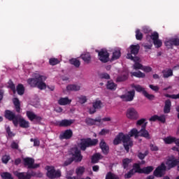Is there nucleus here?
<instances>
[{
	"label": "nucleus",
	"instance_id": "obj_1",
	"mask_svg": "<svg viewBox=\"0 0 179 179\" xmlns=\"http://www.w3.org/2000/svg\"><path fill=\"white\" fill-rule=\"evenodd\" d=\"M139 48V45H131L129 49L130 50V53H127V58L135 62L133 65L134 69H141V71H143L146 73H149V72H152V67L142 65L139 63L141 62V58L135 57L138 54Z\"/></svg>",
	"mask_w": 179,
	"mask_h": 179
},
{
	"label": "nucleus",
	"instance_id": "obj_2",
	"mask_svg": "<svg viewBox=\"0 0 179 179\" xmlns=\"http://www.w3.org/2000/svg\"><path fill=\"white\" fill-rule=\"evenodd\" d=\"M179 160L176 159L174 157H170L166 159V164L162 163L161 166H158L155 171H154V176L155 177H162L164 176V173L166 170H170V169H173V167H176L177 164H178Z\"/></svg>",
	"mask_w": 179,
	"mask_h": 179
},
{
	"label": "nucleus",
	"instance_id": "obj_3",
	"mask_svg": "<svg viewBox=\"0 0 179 179\" xmlns=\"http://www.w3.org/2000/svg\"><path fill=\"white\" fill-rule=\"evenodd\" d=\"M121 142L123 143L125 150H127V152H129V148H132V145H134V143L129 138V136L122 133L119 134L114 139L113 145H120Z\"/></svg>",
	"mask_w": 179,
	"mask_h": 179
},
{
	"label": "nucleus",
	"instance_id": "obj_4",
	"mask_svg": "<svg viewBox=\"0 0 179 179\" xmlns=\"http://www.w3.org/2000/svg\"><path fill=\"white\" fill-rule=\"evenodd\" d=\"M47 79V77L44 76H41L40 74H36L34 78H29L27 83L31 86V87H38L40 90H44L47 88V85L44 81Z\"/></svg>",
	"mask_w": 179,
	"mask_h": 179
},
{
	"label": "nucleus",
	"instance_id": "obj_5",
	"mask_svg": "<svg viewBox=\"0 0 179 179\" xmlns=\"http://www.w3.org/2000/svg\"><path fill=\"white\" fill-rule=\"evenodd\" d=\"M153 166H147L143 169H141V166L138 164H135L133 166L132 170L124 175V178H131L135 173L139 174H150L153 171Z\"/></svg>",
	"mask_w": 179,
	"mask_h": 179
},
{
	"label": "nucleus",
	"instance_id": "obj_6",
	"mask_svg": "<svg viewBox=\"0 0 179 179\" xmlns=\"http://www.w3.org/2000/svg\"><path fill=\"white\" fill-rule=\"evenodd\" d=\"M69 156L70 158L68 159V161L64 162V166H69V164H71V163H72L73 161L76 162H80L83 159V156H82L80 151L78 150L77 148H73L70 150Z\"/></svg>",
	"mask_w": 179,
	"mask_h": 179
},
{
	"label": "nucleus",
	"instance_id": "obj_7",
	"mask_svg": "<svg viewBox=\"0 0 179 179\" xmlns=\"http://www.w3.org/2000/svg\"><path fill=\"white\" fill-rule=\"evenodd\" d=\"M99 141L97 139L92 138H83L78 143V148L81 149V150H86V148H89V146H94L97 145Z\"/></svg>",
	"mask_w": 179,
	"mask_h": 179
},
{
	"label": "nucleus",
	"instance_id": "obj_8",
	"mask_svg": "<svg viewBox=\"0 0 179 179\" xmlns=\"http://www.w3.org/2000/svg\"><path fill=\"white\" fill-rule=\"evenodd\" d=\"M47 170V177L50 179L54 178H59L61 177V171L57 170L55 171V168L54 166H46Z\"/></svg>",
	"mask_w": 179,
	"mask_h": 179
},
{
	"label": "nucleus",
	"instance_id": "obj_9",
	"mask_svg": "<svg viewBox=\"0 0 179 179\" xmlns=\"http://www.w3.org/2000/svg\"><path fill=\"white\" fill-rule=\"evenodd\" d=\"M126 117L129 120H133L134 121L138 120L139 118V113L138 110L134 108H128L126 112Z\"/></svg>",
	"mask_w": 179,
	"mask_h": 179
},
{
	"label": "nucleus",
	"instance_id": "obj_10",
	"mask_svg": "<svg viewBox=\"0 0 179 179\" xmlns=\"http://www.w3.org/2000/svg\"><path fill=\"white\" fill-rule=\"evenodd\" d=\"M103 102L100 99H96L92 102V107L89 109L90 114H94L96 110H100L103 107Z\"/></svg>",
	"mask_w": 179,
	"mask_h": 179
},
{
	"label": "nucleus",
	"instance_id": "obj_11",
	"mask_svg": "<svg viewBox=\"0 0 179 179\" xmlns=\"http://www.w3.org/2000/svg\"><path fill=\"white\" fill-rule=\"evenodd\" d=\"M109 57L110 55L106 49H103L100 52H99V60L101 61V62H108V61L110 60Z\"/></svg>",
	"mask_w": 179,
	"mask_h": 179
},
{
	"label": "nucleus",
	"instance_id": "obj_12",
	"mask_svg": "<svg viewBox=\"0 0 179 179\" xmlns=\"http://www.w3.org/2000/svg\"><path fill=\"white\" fill-rule=\"evenodd\" d=\"M135 97V90L129 91L123 95L120 96V98L123 101H132Z\"/></svg>",
	"mask_w": 179,
	"mask_h": 179
},
{
	"label": "nucleus",
	"instance_id": "obj_13",
	"mask_svg": "<svg viewBox=\"0 0 179 179\" xmlns=\"http://www.w3.org/2000/svg\"><path fill=\"white\" fill-rule=\"evenodd\" d=\"M5 117L7 120H10V121H13V124L15 127H17V118L19 116L15 117V113H13L10 110H6L5 113Z\"/></svg>",
	"mask_w": 179,
	"mask_h": 179
},
{
	"label": "nucleus",
	"instance_id": "obj_14",
	"mask_svg": "<svg viewBox=\"0 0 179 179\" xmlns=\"http://www.w3.org/2000/svg\"><path fill=\"white\" fill-rule=\"evenodd\" d=\"M24 164L27 166L28 169H37L39 166L38 164H34V159L29 157L24 159Z\"/></svg>",
	"mask_w": 179,
	"mask_h": 179
},
{
	"label": "nucleus",
	"instance_id": "obj_15",
	"mask_svg": "<svg viewBox=\"0 0 179 179\" xmlns=\"http://www.w3.org/2000/svg\"><path fill=\"white\" fill-rule=\"evenodd\" d=\"M151 38L153 41L154 45L156 48H160L163 43L159 39V34L157 32H154L151 35Z\"/></svg>",
	"mask_w": 179,
	"mask_h": 179
},
{
	"label": "nucleus",
	"instance_id": "obj_16",
	"mask_svg": "<svg viewBox=\"0 0 179 179\" xmlns=\"http://www.w3.org/2000/svg\"><path fill=\"white\" fill-rule=\"evenodd\" d=\"M86 124L87 125H101V118L98 117L95 120H93L92 118H87L85 120Z\"/></svg>",
	"mask_w": 179,
	"mask_h": 179
},
{
	"label": "nucleus",
	"instance_id": "obj_17",
	"mask_svg": "<svg viewBox=\"0 0 179 179\" xmlns=\"http://www.w3.org/2000/svg\"><path fill=\"white\" fill-rule=\"evenodd\" d=\"M72 135H73L72 130L67 129L60 134L59 138L60 139H71V138H72Z\"/></svg>",
	"mask_w": 179,
	"mask_h": 179
},
{
	"label": "nucleus",
	"instance_id": "obj_18",
	"mask_svg": "<svg viewBox=\"0 0 179 179\" xmlns=\"http://www.w3.org/2000/svg\"><path fill=\"white\" fill-rule=\"evenodd\" d=\"M15 176L17 177L18 179H30L31 176L27 173H19L17 171L14 172Z\"/></svg>",
	"mask_w": 179,
	"mask_h": 179
},
{
	"label": "nucleus",
	"instance_id": "obj_19",
	"mask_svg": "<svg viewBox=\"0 0 179 179\" xmlns=\"http://www.w3.org/2000/svg\"><path fill=\"white\" fill-rule=\"evenodd\" d=\"M17 125L20 124V127L22 128H29V122L24 120L22 117L20 116H18L17 117Z\"/></svg>",
	"mask_w": 179,
	"mask_h": 179
},
{
	"label": "nucleus",
	"instance_id": "obj_20",
	"mask_svg": "<svg viewBox=\"0 0 179 179\" xmlns=\"http://www.w3.org/2000/svg\"><path fill=\"white\" fill-rule=\"evenodd\" d=\"M27 115L31 121H33V120H36V121L41 120V117L38 116L37 115L34 114V113H33L31 111H27Z\"/></svg>",
	"mask_w": 179,
	"mask_h": 179
},
{
	"label": "nucleus",
	"instance_id": "obj_21",
	"mask_svg": "<svg viewBox=\"0 0 179 179\" xmlns=\"http://www.w3.org/2000/svg\"><path fill=\"white\" fill-rule=\"evenodd\" d=\"M74 121L73 120H63L57 122L59 127H69L73 124Z\"/></svg>",
	"mask_w": 179,
	"mask_h": 179
},
{
	"label": "nucleus",
	"instance_id": "obj_22",
	"mask_svg": "<svg viewBox=\"0 0 179 179\" xmlns=\"http://www.w3.org/2000/svg\"><path fill=\"white\" fill-rule=\"evenodd\" d=\"M72 103V100L69 99L68 97L60 98L58 101V103L60 106H66L68 104H71Z\"/></svg>",
	"mask_w": 179,
	"mask_h": 179
},
{
	"label": "nucleus",
	"instance_id": "obj_23",
	"mask_svg": "<svg viewBox=\"0 0 179 179\" xmlns=\"http://www.w3.org/2000/svg\"><path fill=\"white\" fill-rule=\"evenodd\" d=\"M141 132L138 131V129H136V128L132 129L129 132V134H126L130 138L132 136H134V138H138V136H140Z\"/></svg>",
	"mask_w": 179,
	"mask_h": 179
},
{
	"label": "nucleus",
	"instance_id": "obj_24",
	"mask_svg": "<svg viewBox=\"0 0 179 179\" xmlns=\"http://www.w3.org/2000/svg\"><path fill=\"white\" fill-rule=\"evenodd\" d=\"M99 145H100V148H101L103 153H104V155H107V153H108L109 148H108L107 144L106 143V142L102 140L101 141Z\"/></svg>",
	"mask_w": 179,
	"mask_h": 179
},
{
	"label": "nucleus",
	"instance_id": "obj_25",
	"mask_svg": "<svg viewBox=\"0 0 179 179\" xmlns=\"http://www.w3.org/2000/svg\"><path fill=\"white\" fill-rule=\"evenodd\" d=\"M131 87H133V89H135V90L137 91L138 93H142L143 94H144L146 92V90L139 85L133 84L131 85Z\"/></svg>",
	"mask_w": 179,
	"mask_h": 179
},
{
	"label": "nucleus",
	"instance_id": "obj_26",
	"mask_svg": "<svg viewBox=\"0 0 179 179\" xmlns=\"http://www.w3.org/2000/svg\"><path fill=\"white\" fill-rule=\"evenodd\" d=\"M81 58L85 64H90V61H92V57H90V53H84L81 55Z\"/></svg>",
	"mask_w": 179,
	"mask_h": 179
},
{
	"label": "nucleus",
	"instance_id": "obj_27",
	"mask_svg": "<svg viewBox=\"0 0 179 179\" xmlns=\"http://www.w3.org/2000/svg\"><path fill=\"white\" fill-rule=\"evenodd\" d=\"M66 90L69 92H78V90H80V86L76 85H70L66 87Z\"/></svg>",
	"mask_w": 179,
	"mask_h": 179
},
{
	"label": "nucleus",
	"instance_id": "obj_28",
	"mask_svg": "<svg viewBox=\"0 0 179 179\" xmlns=\"http://www.w3.org/2000/svg\"><path fill=\"white\" fill-rule=\"evenodd\" d=\"M171 108V101H170V100L166 101L165 106L164 108V113H165V114H168V113H170Z\"/></svg>",
	"mask_w": 179,
	"mask_h": 179
},
{
	"label": "nucleus",
	"instance_id": "obj_29",
	"mask_svg": "<svg viewBox=\"0 0 179 179\" xmlns=\"http://www.w3.org/2000/svg\"><path fill=\"white\" fill-rule=\"evenodd\" d=\"M179 45V39L177 38H173L169 41L165 42V45L166 47H169V45Z\"/></svg>",
	"mask_w": 179,
	"mask_h": 179
},
{
	"label": "nucleus",
	"instance_id": "obj_30",
	"mask_svg": "<svg viewBox=\"0 0 179 179\" xmlns=\"http://www.w3.org/2000/svg\"><path fill=\"white\" fill-rule=\"evenodd\" d=\"M140 136H143V138H146V139L150 138V135L149 134V131H148V130L145 129V128H142L140 130Z\"/></svg>",
	"mask_w": 179,
	"mask_h": 179
},
{
	"label": "nucleus",
	"instance_id": "obj_31",
	"mask_svg": "<svg viewBox=\"0 0 179 179\" xmlns=\"http://www.w3.org/2000/svg\"><path fill=\"white\" fill-rule=\"evenodd\" d=\"M101 159H103V156L100 153H96L92 157V162L97 163Z\"/></svg>",
	"mask_w": 179,
	"mask_h": 179
},
{
	"label": "nucleus",
	"instance_id": "obj_32",
	"mask_svg": "<svg viewBox=\"0 0 179 179\" xmlns=\"http://www.w3.org/2000/svg\"><path fill=\"white\" fill-rule=\"evenodd\" d=\"M120 57H121V50H120V49L115 50L113 53L112 61H114V59H118Z\"/></svg>",
	"mask_w": 179,
	"mask_h": 179
},
{
	"label": "nucleus",
	"instance_id": "obj_33",
	"mask_svg": "<svg viewBox=\"0 0 179 179\" xmlns=\"http://www.w3.org/2000/svg\"><path fill=\"white\" fill-rule=\"evenodd\" d=\"M131 163H132V159L128 158L124 159L122 160V166L124 169H128V167L131 166Z\"/></svg>",
	"mask_w": 179,
	"mask_h": 179
},
{
	"label": "nucleus",
	"instance_id": "obj_34",
	"mask_svg": "<svg viewBox=\"0 0 179 179\" xmlns=\"http://www.w3.org/2000/svg\"><path fill=\"white\" fill-rule=\"evenodd\" d=\"M106 87L110 90H115V89H117V85L113 81H108Z\"/></svg>",
	"mask_w": 179,
	"mask_h": 179
},
{
	"label": "nucleus",
	"instance_id": "obj_35",
	"mask_svg": "<svg viewBox=\"0 0 179 179\" xmlns=\"http://www.w3.org/2000/svg\"><path fill=\"white\" fill-rule=\"evenodd\" d=\"M146 124H148V122H146V120L141 119L136 122V127L141 126L142 128H145L146 127Z\"/></svg>",
	"mask_w": 179,
	"mask_h": 179
},
{
	"label": "nucleus",
	"instance_id": "obj_36",
	"mask_svg": "<svg viewBox=\"0 0 179 179\" xmlns=\"http://www.w3.org/2000/svg\"><path fill=\"white\" fill-rule=\"evenodd\" d=\"M17 92L20 96H22L24 93V87H23V85L19 84L17 86Z\"/></svg>",
	"mask_w": 179,
	"mask_h": 179
},
{
	"label": "nucleus",
	"instance_id": "obj_37",
	"mask_svg": "<svg viewBox=\"0 0 179 179\" xmlns=\"http://www.w3.org/2000/svg\"><path fill=\"white\" fill-rule=\"evenodd\" d=\"M164 78H169V76H173V70L167 69L163 71Z\"/></svg>",
	"mask_w": 179,
	"mask_h": 179
},
{
	"label": "nucleus",
	"instance_id": "obj_38",
	"mask_svg": "<svg viewBox=\"0 0 179 179\" xmlns=\"http://www.w3.org/2000/svg\"><path fill=\"white\" fill-rule=\"evenodd\" d=\"M13 101L15 106L16 111H17V113H19V111H20V103L19 102V99L15 98V99H13Z\"/></svg>",
	"mask_w": 179,
	"mask_h": 179
},
{
	"label": "nucleus",
	"instance_id": "obj_39",
	"mask_svg": "<svg viewBox=\"0 0 179 179\" xmlns=\"http://www.w3.org/2000/svg\"><path fill=\"white\" fill-rule=\"evenodd\" d=\"M131 73V76H135L136 78H145V73L141 71L133 72Z\"/></svg>",
	"mask_w": 179,
	"mask_h": 179
},
{
	"label": "nucleus",
	"instance_id": "obj_40",
	"mask_svg": "<svg viewBox=\"0 0 179 179\" xmlns=\"http://www.w3.org/2000/svg\"><path fill=\"white\" fill-rule=\"evenodd\" d=\"M70 63L71 65H74L76 68H79L80 66V62L77 59H72L70 60Z\"/></svg>",
	"mask_w": 179,
	"mask_h": 179
},
{
	"label": "nucleus",
	"instance_id": "obj_41",
	"mask_svg": "<svg viewBox=\"0 0 179 179\" xmlns=\"http://www.w3.org/2000/svg\"><path fill=\"white\" fill-rule=\"evenodd\" d=\"M76 173L77 176H82L85 173V167L79 166L76 169Z\"/></svg>",
	"mask_w": 179,
	"mask_h": 179
},
{
	"label": "nucleus",
	"instance_id": "obj_42",
	"mask_svg": "<svg viewBox=\"0 0 179 179\" xmlns=\"http://www.w3.org/2000/svg\"><path fill=\"white\" fill-rule=\"evenodd\" d=\"M106 179H118V176L114 175V173H112L111 172H109L107 173Z\"/></svg>",
	"mask_w": 179,
	"mask_h": 179
},
{
	"label": "nucleus",
	"instance_id": "obj_43",
	"mask_svg": "<svg viewBox=\"0 0 179 179\" xmlns=\"http://www.w3.org/2000/svg\"><path fill=\"white\" fill-rule=\"evenodd\" d=\"M73 175V171H69V172H67L66 178L67 179H78V177H76V176L72 177Z\"/></svg>",
	"mask_w": 179,
	"mask_h": 179
},
{
	"label": "nucleus",
	"instance_id": "obj_44",
	"mask_svg": "<svg viewBox=\"0 0 179 179\" xmlns=\"http://www.w3.org/2000/svg\"><path fill=\"white\" fill-rule=\"evenodd\" d=\"M128 79V73H124L123 77H118L117 79V82H124Z\"/></svg>",
	"mask_w": 179,
	"mask_h": 179
},
{
	"label": "nucleus",
	"instance_id": "obj_45",
	"mask_svg": "<svg viewBox=\"0 0 179 179\" xmlns=\"http://www.w3.org/2000/svg\"><path fill=\"white\" fill-rule=\"evenodd\" d=\"M143 96H145L146 97V99H148V100H154L155 99V95L153 94H150L149 93H148L147 91H145L144 92V94H143Z\"/></svg>",
	"mask_w": 179,
	"mask_h": 179
},
{
	"label": "nucleus",
	"instance_id": "obj_46",
	"mask_svg": "<svg viewBox=\"0 0 179 179\" xmlns=\"http://www.w3.org/2000/svg\"><path fill=\"white\" fill-rule=\"evenodd\" d=\"M1 177L3 179H13V178L12 177V175H10V173L7 172L1 173Z\"/></svg>",
	"mask_w": 179,
	"mask_h": 179
},
{
	"label": "nucleus",
	"instance_id": "obj_47",
	"mask_svg": "<svg viewBox=\"0 0 179 179\" xmlns=\"http://www.w3.org/2000/svg\"><path fill=\"white\" fill-rule=\"evenodd\" d=\"M99 134V135L104 136L108 135L110 134V130L108 129H103L101 130V131Z\"/></svg>",
	"mask_w": 179,
	"mask_h": 179
},
{
	"label": "nucleus",
	"instance_id": "obj_48",
	"mask_svg": "<svg viewBox=\"0 0 179 179\" xmlns=\"http://www.w3.org/2000/svg\"><path fill=\"white\" fill-rule=\"evenodd\" d=\"M143 37V35L142 34V33H141L139 29H136V38L137 40H142Z\"/></svg>",
	"mask_w": 179,
	"mask_h": 179
},
{
	"label": "nucleus",
	"instance_id": "obj_49",
	"mask_svg": "<svg viewBox=\"0 0 179 179\" xmlns=\"http://www.w3.org/2000/svg\"><path fill=\"white\" fill-rule=\"evenodd\" d=\"M49 62L50 65H57V64H59V60H58V59L56 58H52L50 59Z\"/></svg>",
	"mask_w": 179,
	"mask_h": 179
},
{
	"label": "nucleus",
	"instance_id": "obj_50",
	"mask_svg": "<svg viewBox=\"0 0 179 179\" xmlns=\"http://www.w3.org/2000/svg\"><path fill=\"white\" fill-rule=\"evenodd\" d=\"M148 154H149L148 151H145V152L144 154H142V152H140L138 155V159L143 160V159H145V157H146V156H148Z\"/></svg>",
	"mask_w": 179,
	"mask_h": 179
},
{
	"label": "nucleus",
	"instance_id": "obj_51",
	"mask_svg": "<svg viewBox=\"0 0 179 179\" xmlns=\"http://www.w3.org/2000/svg\"><path fill=\"white\" fill-rule=\"evenodd\" d=\"M9 160H10V157H9L8 155H4L2 157V162L3 163H4L5 164H6V163H8V162H9Z\"/></svg>",
	"mask_w": 179,
	"mask_h": 179
},
{
	"label": "nucleus",
	"instance_id": "obj_52",
	"mask_svg": "<svg viewBox=\"0 0 179 179\" xmlns=\"http://www.w3.org/2000/svg\"><path fill=\"white\" fill-rule=\"evenodd\" d=\"M78 101L81 104H84V103H86V101H87V99H86V96H81L78 98Z\"/></svg>",
	"mask_w": 179,
	"mask_h": 179
},
{
	"label": "nucleus",
	"instance_id": "obj_53",
	"mask_svg": "<svg viewBox=\"0 0 179 179\" xmlns=\"http://www.w3.org/2000/svg\"><path fill=\"white\" fill-rule=\"evenodd\" d=\"M8 87L13 90V93H16V90L15 89V85L12 82L8 83Z\"/></svg>",
	"mask_w": 179,
	"mask_h": 179
},
{
	"label": "nucleus",
	"instance_id": "obj_54",
	"mask_svg": "<svg viewBox=\"0 0 179 179\" xmlns=\"http://www.w3.org/2000/svg\"><path fill=\"white\" fill-rule=\"evenodd\" d=\"M149 87L154 92H159V87L153 85H150Z\"/></svg>",
	"mask_w": 179,
	"mask_h": 179
},
{
	"label": "nucleus",
	"instance_id": "obj_55",
	"mask_svg": "<svg viewBox=\"0 0 179 179\" xmlns=\"http://www.w3.org/2000/svg\"><path fill=\"white\" fill-rule=\"evenodd\" d=\"M111 121V117H107L103 119H101V125H103V122Z\"/></svg>",
	"mask_w": 179,
	"mask_h": 179
},
{
	"label": "nucleus",
	"instance_id": "obj_56",
	"mask_svg": "<svg viewBox=\"0 0 179 179\" xmlns=\"http://www.w3.org/2000/svg\"><path fill=\"white\" fill-rule=\"evenodd\" d=\"M11 148L12 149H19V145L16 142L13 141L11 143Z\"/></svg>",
	"mask_w": 179,
	"mask_h": 179
},
{
	"label": "nucleus",
	"instance_id": "obj_57",
	"mask_svg": "<svg viewBox=\"0 0 179 179\" xmlns=\"http://www.w3.org/2000/svg\"><path fill=\"white\" fill-rule=\"evenodd\" d=\"M100 76L102 79H110V75L108 73H102L100 75Z\"/></svg>",
	"mask_w": 179,
	"mask_h": 179
},
{
	"label": "nucleus",
	"instance_id": "obj_58",
	"mask_svg": "<svg viewBox=\"0 0 179 179\" xmlns=\"http://www.w3.org/2000/svg\"><path fill=\"white\" fill-rule=\"evenodd\" d=\"M158 121H161V122H166V116L164 115L158 116Z\"/></svg>",
	"mask_w": 179,
	"mask_h": 179
},
{
	"label": "nucleus",
	"instance_id": "obj_59",
	"mask_svg": "<svg viewBox=\"0 0 179 179\" xmlns=\"http://www.w3.org/2000/svg\"><path fill=\"white\" fill-rule=\"evenodd\" d=\"M150 149L154 152H157V150H159V148H157L156 145L153 144L150 145Z\"/></svg>",
	"mask_w": 179,
	"mask_h": 179
},
{
	"label": "nucleus",
	"instance_id": "obj_60",
	"mask_svg": "<svg viewBox=\"0 0 179 179\" xmlns=\"http://www.w3.org/2000/svg\"><path fill=\"white\" fill-rule=\"evenodd\" d=\"M159 120V116L154 115L150 118V121H157Z\"/></svg>",
	"mask_w": 179,
	"mask_h": 179
},
{
	"label": "nucleus",
	"instance_id": "obj_61",
	"mask_svg": "<svg viewBox=\"0 0 179 179\" xmlns=\"http://www.w3.org/2000/svg\"><path fill=\"white\" fill-rule=\"evenodd\" d=\"M6 132L8 134L9 136H13L14 135L12 134V132H10V127H7L6 128Z\"/></svg>",
	"mask_w": 179,
	"mask_h": 179
},
{
	"label": "nucleus",
	"instance_id": "obj_62",
	"mask_svg": "<svg viewBox=\"0 0 179 179\" xmlns=\"http://www.w3.org/2000/svg\"><path fill=\"white\" fill-rule=\"evenodd\" d=\"M40 145V141L37 139H35L34 141V146H39Z\"/></svg>",
	"mask_w": 179,
	"mask_h": 179
},
{
	"label": "nucleus",
	"instance_id": "obj_63",
	"mask_svg": "<svg viewBox=\"0 0 179 179\" xmlns=\"http://www.w3.org/2000/svg\"><path fill=\"white\" fill-rule=\"evenodd\" d=\"M152 43H150L148 45H144V48L145 50H150L152 48Z\"/></svg>",
	"mask_w": 179,
	"mask_h": 179
},
{
	"label": "nucleus",
	"instance_id": "obj_64",
	"mask_svg": "<svg viewBox=\"0 0 179 179\" xmlns=\"http://www.w3.org/2000/svg\"><path fill=\"white\" fill-rule=\"evenodd\" d=\"M170 97L171 99H179V94L171 95Z\"/></svg>",
	"mask_w": 179,
	"mask_h": 179
}]
</instances>
